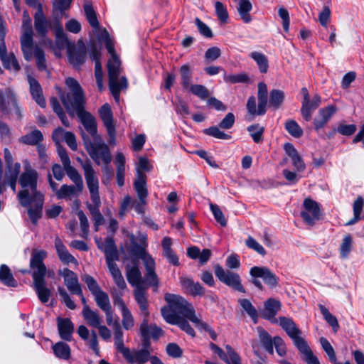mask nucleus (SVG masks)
I'll use <instances>...</instances> for the list:
<instances>
[{
    "instance_id": "1",
    "label": "nucleus",
    "mask_w": 364,
    "mask_h": 364,
    "mask_svg": "<svg viewBox=\"0 0 364 364\" xmlns=\"http://www.w3.org/2000/svg\"><path fill=\"white\" fill-rule=\"evenodd\" d=\"M70 92L60 95V100L67 112L71 117L75 114L88 133L96 136L97 124L94 117L85 109V97L79 82L73 77L65 80Z\"/></svg>"
},
{
    "instance_id": "2",
    "label": "nucleus",
    "mask_w": 364,
    "mask_h": 364,
    "mask_svg": "<svg viewBox=\"0 0 364 364\" xmlns=\"http://www.w3.org/2000/svg\"><path fill=\"white\" fill-rule=\"evenodd\" d=\"M46 256L47 252L45 250H33L30 261V267L33 269L34 289L43 304L48 302L51 295V290L46 287L45 280L46 267L43 260Z\"/></svg>"
},
{
    "instance_id": "3",
    "label": "nucleus",
    "mask_w": 364,
    "mask_h": 364,
    "mask_svg": "<svg viewBox=\"0 0 364 364\" xmlns=\"http://www.w3.org/2000/svg\"><path fill=\"white\" fill-rule=\"evenodd\" d=\"M164 299L168 306L161 309V312L163 318L167 322V317H175L181 318L180 315L183 316L190 321L193 323L198 318L196 315L195 309L190 302L180 295L167 293L164 296Z\"/></svg>"
},
{
    "instance_id": "4",
    "label": "nucleus",
    "mask_w": 364,
    "mask_h": 364,
    "mask_svg": "<svg viewBox=\"0 0 364 364\" xmlns=\"http://www.w3.org/2000/svg\"><path fill=\"white\" fill-rule=\"evenodd\" d=\"M39 178V173L28 163L24 166V171L19 178V183L22 190L18 194L21 205L27 207L31 203V198L44 196L38 191L37 184Z\"/></svg>"
},
{
    "instance_id": "5",
    "label": "nucleus",
    "mask_w": 364,
    "mask_h": 364,
    "mask_svg": "<svg viewBox=\"0 0 364 364\" xmlns=\"http://www.w3.org/2000/svg\"><path fill=\"white\" fill-rule=\"evenodd\" d=\"M84 171V176L88 190L90 193L92 203L87 204V208L91 215L100 213L101 200L99 193V180L90 161H83L79 159Z\"/></svg>"
},
{
    "instance_id": "6",
    "label": "nucleus",
    "mask_w": 364,
    "mask_h": 364,
    "mask_svg": "<svg viewBox=\"0 0 364 364\" xmlns=\"http://www.w3.org/2000/svg\"><path fill=\"white\" fill-rule=\"evenodd\" d=\"M279 323L291 338L294 346L304 358L313 353L305 339L301 336V331L296 327L292 319L281 316L279 318Z\"/></svg>"
},
{
    "instance_id": "7",
    "label": "nucleus",
    "mask_w": 364,
    "mask_h": 364,
    "mask_svg": "<svg viewBox=\"0 0 364 364\" xmlns=\"http://www.w3.org/2000/svg\"><path fill=\"white\" fill-rule=\"evenodd\" d=\"M85 146L90 156L97 165H100L101 161L105 164L111 162L109 149L99 136H95L92 141H85Z\"/></svg>"
},
{
    "instance_id": "8",
    "label": "nucleus",
    "mask_w": 364,
    "mask_h": 364,
    "mask_svg": "<svg viewBox=\"0 0 364 364\" xmlns=\"http://www.w3.org/2000/svg\"><path fill=\"white\" fill-rule=\"evenodd\" d=\"M21 48L26 61L32 60V48L33 47V31L31 19L26 11L23 14L22 35L20 38Z\"/></svg>"
},
{
    "instance_id": "9",
    "label": "nucleus",
    "mask_w": 364,
    "mask_h": 364,
    "mask_svg": "<svg viewBox=\"0 0 364 364\" xmlns=\"http://www.w3.org/2000/svg\"><path fill=\"white\" fill-rule=\"evenodd\" d=\"M34 26L37 33L41 36H45L50 28H55L57 33H63V29L60 21L58 18L52 20H48L45 16L42 6H39L38 9L34 14Z\"/></svg>"
},
{
    "instance_id": "10",
    "label": "nucleus",
    "mask_w": 364,
    "mask_h": 364,
    "mask_svg": "<svg viewBox=\"0 0 364 364\" xmlns=\"http://www.w3.org/2000/svg\"><path fill=\"white\" fill-rule=\"evenodd\" d=\"M215 277L223 284L242 293L245 292L241 279L237 273L223 269L220 265L214 266Z\"/></svg>"
},
{
    "instance_id": "11",
    "label": "nucleus",
    "mask_w": 364,
    "mask_h": 364,
    "mask_svg": "<svg viewBox=\"0 0 364 364\" xmlns=\"http://www.w3.org/2000/svg\"><path fill=\"white\" fill-rule=\"evenodd\" d=\"M301 92L303 95L301 114L306 121L309 122L311 119L314 112L320 106L321 97L319 95L316 94L312 99H310L309 91L305 87L301 88Z\"/></svg>"
},
{
    "instance_id": "12",
    "label": "nucleus",
    "mask_w": 364,
    "mask_h": 364,
    "mask_svg": "<svg viewBox=\"0 0 364 364\" xmlns=\"http://www.w3.org/2000/svg\"><path fill=\"white\" fill-rule=\"evenodd\" d=\"M303 206L304 210L301 212V218L306 223L313 225L321 218V211L319 204L311 198H306Z\"/></svg>"
},
{
    "instance_id": "13",
    "label": "nucleus",
    "mask_w": 364,
    "mask_h": 364,
    "mask_svg": "<svg viewBox=\"0 0 364 364\" xmlns=\"http://www.w3.org/2000/svg\"><path fill=\"white\" fill-rule=\"evenodd\" d=\"M114 305L121 311L123 328L126 330L131 329L134 326V319L130 310L125 304L123 299H122V294L120 293H114Z\"/></svg>"
},
{
    "instance_id": "14",
    "label": "nucleus",
    "mask_w": 364,
    "mask_h": 364,
    "mask_svg": "<svg viewBox=\"0 0 364 364\" xmlns=\"http://www.w3.org/2000/svg\"><path fill=\"white\" fill-rule=\"evenodd\" d=\"M250 274L253 277L262 278L271 288L277 286L278 277L267 267L255 266L250 269Z\"/></svg>"
},
{
    "instance_id": "15",
    "label": "nucleus",
    "mask_w": 364,
    "mask_h": 364,
    "mask_svg": "<svg viewBox=\"0 0 364 364\" xmlns=\"http://www.w3.org/2000/svg\"><path fill=\"white\" fill-rule=\"evenodd\" d=\"M77 332L79 336L89 346L90 348L93 350L95 354L100 356V350L97 332L92 330L90 333L89 329L84 325L78 326Z\"/></svg>"
},
{
    "instance_id": "16",
    "label": "nucleus",
    "mask_w": 364,
    "mask_h": 364,
    "mask_svg": "<svg viewBox=\"0 0 364 364\" xmlns=\"http://www.w3.org/2000/svg\"><path fill=\"white\" fill-rule=\"evenodd\" d=\"M64 279V283L69 291L73 294L81 295L82 288L79 283L77 275L72 270L64 268L59 272Z\"/></svg>"
},
{
    "instance_id": "17",
    "label": "nucleus",
    "mask_w": 364,
    "mask_h": 364,
    "mask_svg": "<svg viewBox=\"0 0 364 364\" xmlns=\"http://www.w3.org/2000/svg\"><path fill=\"white\" fill-rule=\"evenodd\" d=\"M0 60L4 68L8 70L18 72L21 65L14 53H8L5 43H0Z\"/></svg>"
},
{
    "instance_id": "18",
    "label": "nucleus",
    "mask_w": 364,
    "mask_h": 364,
    "mask_svg": "<svg viewBox=\"0 0 364 364\" xmlns=\"http://www.w3.org/2000/svg\"><path fill=\"white\" fill-rule=\"evenodd\" d=\"M68 59L74 67H80L86 59V48L83 43L78 42L77 46L69 47L68 50Z\"/></svg>"
},
{
    "instance_id": "19",
    "label": "nucleus",
    "mask_w": 364,
    "mask_h": 364,
    "mask_svg": "<svg viewBox=\"0 0 364 364\" xmlns=\"http://www.w3.org/2000/svg\"><path fill=\"white\" fill-rule=\"evenodd\" d=\"M109 271L113 278V280L114 282V284L118 287V289H112L111 290V295L112 297V299L114 300V293L119 294L120 293L122 294V298L123 297L125 289H127V284L124 281V279L122 274L121 271L118 268L116 263H111L109 265L107 266Z\"/></svg>"
},
{
    "instance_id": "20",
    "label": "nucleus",
    "mask_w": 364,
    "mask_h": 364,
    "mask_svg": "<svg viewBox=\"0 0 364 364\" xmlns=\"http://www.w3.org/2000/svg\"><path fill=\"white\" fill-rule=\"evenodd\" d=\"M182 289L193 296L205 294V288L198 282H195L190 277L182 276L179 279Z\"/></svg>"
},
{
    "instance_id": "21",
    "label": "nucleus",
    "mask_w": 364,
    "mask_h": 364,
    "mask_svg": "<svg viewBox=\"0 0 364 364\" xmlns=\"http://www.w3.org/2000/svg\"><path fill=\"white\" fill-rule=\"evenodd\" d=\"M336 111V107L333 105L320 109L317 115L314 119V129L318 131L323 128L334 115Z\"/></svg>"
},
{
    "instance_id": "22",
    "label": "nucleus",
    "mask_w": 364,
    "mask_h": 364,
    "mask_svg": "<svg viewBox=\"0 0 364 364\" xmlns=\"http://www.w3.org/2000/svg\"><path fill=\"white\" fill-rule=\"evenodd\" d=\"M97 244L98 248L105 252L107 266L119 259L118 251L112 237H107L104 244L98 241Z\"/></svg>"
},
{
    "instance_id": "23",
    "label": "nucleus",
    "mask_w": 364,
    "mask_h": 364,
    "mask_svg": "<svg viewBox=\"0 0 364 364\" xmlns=\"http://www.w3.org/2000/svg\"><path fill=\"white\" fill-rule=\"evenodd\" d=\"M140 332L143 337L144 345L150 346V338L152 337L154 339L159 338L162 333V330L156 326H149L147 318H144L140 326Z\"/></svg>"
},
{
    "instance_id": "24",
    "label": "nucleus",
    "mask_w": 364,
    "mask_h": 364,
    "mask_svg": "<svg viewBox=\"0 0 364 364\" xmlns=\"http://www.w3.org/2000/svg\"><path fill=\"white\" fill-rule=\"evenodd\" d=\"M126 277L128 282L135 288L144 287L141 272L135 260L126 266Z\"/></svg>"
},
{
    "instance_id": "25",
    "label": "nucleus",
    "mask_w": 364,
    "mask_h": 364,
    "mask_svg": "<svg viewBox=\"0 0 364 364\" xmlns=\"http://www.w3.org/2000/svg\"><path fill=\"white\" fill-rule=\"evenodd\" d=\"M29 84V90L32 98L41 107L44 108L46 105L45 98L43 95V91L41 85L31 75L27 77Z\"/></svg>"
},
{
    "instance_id": "26",
    "label": "nucleus",
    "mask_w": 364,
    "mask_h": 364,
    "mask_svg": "<svg viewBox=\"0 0 364 364\" xmlns=\"http://www.w3.org/2000/svg\"><path fill=\"white\" fill-rule=\"evenodd\" d=\"M44 202V196L31 198L30 207L28 209V215L32 223L37 224L38 220L42 216V209Z\"/></svg>"
},
{
    "instance_id": "27",
    "label": "nucleus",
    "mask_w": 364,
    "mask_h": 364,
    "mask_svg": "<svg viewBox=\"0 0 364 364\" xmlns=\"http://www.w3.org/2000/svg\"><path fill=\"white\" fill-rule=\"evenodd\" d=\"M83 187L76 185L64 184L56 191V197L58 199L72 200L77 198L82 193Z\"/></svg>"
},
{
    "instance_id": "28",
    "label": "nucleus",
    "mask_w": 364,
    "mask_h": 364,
    "mask_svg": "<svg viewBox=\"0 0 364 364\" xmlns=\"http://www.w3.org/2000/svg\"><path fill=\"white\" fill-rule=\"evenodd\" d=\"M114 346L117 350L121 353L123 357H127L129 353V348L124 345V333L121 326L117 321L113 323Z\"/></svg>"
},
{
    "instance_id": "29",
    "label": "nucleus",
    "mask_w": 364,
    "mask_h": 364,
    "mask_svg": "<svg viewBox=\"0 0 364 364\" xmlns=\"http://www.w3.org/2000/svg\"><path fill=\"white\" fill-rule=\"evenodd\" d=\"M99 113L104 125L107 129L108 135L113 137L114 134V125L113 123L112 112L109 105L107 103L105 104L99 109Z\"/></svg>"
},
{
    "instance_id": "30",
    "label": "nucleus",
    "mask_w": 364,
    "mask_h": 364,
    "mask_svg": "<svg viewBox=\"0 0 364 364\" xmlns=\"http://www.w3.org/2000/svg\"><path fill=\"white\" fill-rule=\"evenodd\" d=\"M58 330L63 340L70 341L74 331V324L70 318H58Z\"/></svg>"
},
{
    "instance_id": "31",
    "label": "nucleus",
    "mask_w": 364,
    "mask_h": 364,
    "mask_svg": "<svg viewBox=\"0 0 364 364\" xmlns=\"http://www.w3.org/2000/svg\"><path fill=\"white\" fill-rule=\"evenodd\" d=\"M109 82H119V75L122 71L121 61L118 56L111 57L107 63Z\"/></svg>"
},
{
    "instance_id": "32",
    "label": "nucleus",
    "mask_w": 364,
    "mask_h": 364,
    "mask_svg": "<svg viewBox=\"0 0 364 364\" xmlns=\"http://www.w3.org/2000/svg\"><path fill=\"white\" fill-rule=\"evenodd\" d=\"M144 346V348L141 350H136L134 353H132L129 350V355L127 357H124L129 363L132 364H144L146 363L148 360H151V353L149 350V346Z\"/></svg>"
},
{
    "instance_id": "33",
    "label": "nucleus",
    "mask_w": 364,
    "mask_h": 364,
    "mask_svg": "<svg viewBox=\"0 0 364 364\" xmlns=\"http://www.w3.org/2000/svg\"><path fill=\"white\" fill-rule=\"evenodd\" d=\"M144 266L146 269V274L144 284L146 283L149 286H152L156 288L159 286V280L157 275L154 272L155 262L152 257H146L144 259Z\"/></svg>"
},
{
    "instance_id": "34",
    "label": "nucleus",
    "mask_w": 364,
    "mask_h": 364,
    "mask_svg": "<svg viewBox=\"0 0 364 364\" xmlns=\"http://www.w3.org/2000/svg\"><path fill=\"white\" fill-rule=\"evenodd\" d=\"M9 92L14 99H16V96L11 87L0 89V111L4 114L11 113L13 102H11V97L7 93Z\"/></svg>"
},
{
    "instance_id": "35",
    "label": "nucleus",
    "mask_w": 364,
    "mask_h": 364,
    "mask_svg": "<svg viewBox=\"0 0 364 364\" xmlns=\"http://www.w3.org/2000/svg\"><path fill=\"white\" fill-rule=\"evenodd\" d=\"M55 247L59 259L63 264H76L77 262V259L71 254L69 253L66 247L64 245L59 237H56L55 239Z\"/></svg>"
},
{
    "instance_id": "36",
    "label": "nucleus",
    "mask_w": 364,
    "mask_h": 364,
    "mask_svg": "<svg viewBox=\"0 0 364 364\" xmlns=\"http://www.w3.org/2000/svg\"><path fill=\"white\" fill-rule=\"evenodd\" d=\"M125 156L119 151H117L114 158V164L117 168V183L119 187L124 185V173H125Z\"/></svg>"
},
{
    "instance_id": "37",
    "label": "nucleus",
    "mask_w": 364,
    "mask_h": 364,
    "mask_svg": "<svg viewBox=\"0 0 364 364\" xmlns=\"http://www.w3.org/2000/svg\"><path fill=\"white\" fill-rule=\"evenodd\" d=\"M134 189L139 199L143 203H146L148 191L146 188V176L139 171L138 177L134 183Z\"/></svg>"
},
{
    "instance_id": "38",
    "label": "nucleus",
    "mask_w": 364,
    "mask_h": 364,
    "mask_svg": "<svg viewBox=\"0 0 364 364\" xmlns=\"http://www.w3.org/2000/svg\"><path fill=\"white\" fill-rule=\"evenodd\" d=\"M139 240L141 244L134 242L130 247L129 252L131 255L142 259L144 262L145 258L151 257L149 255L146 254L147 237L146 235H141Z\"/></svg>"
},
{
    "instance_id": "39",
    "label": "nucleus",
    "mask_w": 364,
    "mask_h": 364,
    "mask_svg": "<svg viewBox=\"0 0 364 364\" xmlns=\"http://www.w3.org/2000/svg\"><path fill=\"white\" fill-rule=\"evenodd\" d=\"M82 315L91 327L97 328L102 324L103 321L98 312L92 310L90 308L86 307L85 310H82Z\"/></svg>"
},
{
    "instance_id": "40",
    "label": "nucleus",
    "mask_w": 364,
    "mask_h": 364,
    "mask_svg": "<svg viewBox=\"0 0 364 364\" xmlns=\"http://www.w3.org/2000/svg\"><path fill=\"white\" fill-rule=\"evenodd\" d=\"M257 332L259 334V341L263 348L271 355L274 353V338L272 339L271 336L263 329L262 327H257Z\"/></svg>"
},
{
    "instance_id": "41",
    "label": "nucleus",
    "mask_w": 364,
    "mask_h": 364,
    "mask_svg": "<svg viewBox=\"0 0 364 364\" xmlns=\"http://www.w3.org/2000/svg\"><path fill=\"white\" fill-rule=\"evenodd\" d=\"M0 280L7 287H16L17 286L16 280L14 279L9 267L6 264H1L0 267Z\"/></svg>"
},
{
    "instance_id": "42",
    "label": "nucleus",
    "mask_w": 364,
    "mask_h": 364,
    "mask_svg": "<svg viewBox=\"0 0 364 364\" xmlns=\"http://www.w3.org/2000/svg\"><path fill=\"white\" fill-rule=\"evenodd\" d=\"M43 139V134L41 131L35 129L31 132L22 136L19 141L27 145H38Z\"/></svg>"
},
{
    "instance_id": "43",
    "label": "nucleus",
    "mask_w": 364,
    "mask_h": 364,
    "mask_svg": "<svg viewBox=\"0 0 364 364\" xmlns=\"http://www.w3.org/2000/svg\"><path fill=\"white\" fill-rule=\"evenodd\" d=\"M55 355L62 360H68L70 358L71 350L70 346L63 341L56 343L53 346Z\"/></svg>"
},
{
    "instance_id": "44",
    "label": "nucleus",
    "mask_w": 364,
    "mask_h": 364,
    "mask_svg": "<svg viewBox=\"0 0 364 364\" xmlns=\"http://www.w3.org/2000/svg\"><path fill=\"white\" fill-rule=\"evenodd\" d=\"M238 12L245 23H250L252 20L250 11L252 9V5L250 0H238Z\"/></svg>"
},
{
    "instance_id": "45",
    "label": "nucleus",
    "mask_w": 364,
    "mask_h": 364,
    "mask_svg": "<svg viewBox=\"0 0 364 364\" xmlns=\"http://www.w3.org/2000/svg\"><path fill=\"white\" fill-rule=\"evenodd\" d=\"M281 304L279 301L274 299H269L264 303V316L266 318H271L275 316L278 311L280 309Z\"/></svg>"
},
{
    "instance_id": "46",
    "label": "nucleus",
    "mask_w": 364,
    "mask_h": 364,
    "mask_svg": "<svg viewBox=\"0 0 364 364\" xmlns=\"http://www.w3.org/2000/svg\"><path fill=\"white\" fill-rule=\"evenodd\" d=\"M167 317V323L172 324V325H177L180 327L181 330L185 331L188 335H189L191 337H194L196 333L194 329L191 326V325L188 323V322L181 318H176L175 317Z\"/></svg>"
},
{
    "instance_id": "47",
    "label": "nucleus",
    "mask_w": 364,
    "mask_h": 364,
    "mask_svg": "<svg viewBox=\"0 0 364 364\" xmlns=\"http://www.w3.org/2000/svg\"><path fill=\"white\" fill-rule=\"evenodd\" d=\"M249 56L253 59L262 73H266L269 68V63L267 56L260 52H252Z\"/></svg>"
},
{
    "instance_id": "48",
    "label": "nucleus",
    "mask_w": 364,
    "mask_h": 364,
    "mask_svg": "<svg viewBox=\"0 0 364 364\" xmlns=\"http://www.w3.org/2000/svg\"><path fill=\"white\" fill-rule=\"evenodd\" d=\"M83 8L86 16V18L89 22L90 25L92 27L93 29H99L100 23L97 18L96 13L93 9L91 3L88 1L86 2L84 4Z\"/></svg>"
},
{
    "instance_id": "49",
    "label": "nucleus",
    "mask_w": 364,
    "mask_h": 364,
    "mask_svg": "<svg viewBox=\"0 0 364 364\" xmlns=\"http://www.w3.org/2000/svg\"><path fill=\"white\" fill-rule=\"evenodd\" d=\"M320 343L323 350L326 353L329 360L333 364H351L349 361H346L344 363H341L337 361L335 350L328 341L322 337L320 338Z\"/></svg>"
},
{
    "instance_id": "50",
    "label": "nucleus",
    "mask_w": 364,
    "mask_h": 364,
    "mask_svg": "<svg viewBox=\"0 0 364 364\" xmlns=\"http://www.w3.org/2000/svg\"><path fill=\"white\" fill-rule=\"evenodd\" d=\"M128 86V81L127 79L122 76L120 77V82H109V87L110 89V91L114 98V100L117 102H119V92L121 90L124 89H127Z\"/></svg>"
},
{
    "instance_id": "51",
    "label": "nucleus",
    "mask_w": 364,
    "mask_h": 364,
    "mask_svg": "<svg viewBox=\"0 0 364 364\" xmlns=\"http://www.w3.org/2000/svg\"><path fill=\"white\" fill-rule=\"evenodd\" d=\"M267 85L264 82H259L258 84V92H257V97L258 101L259 102V108L260 113L266 112V106L267 104Z\"/></svg>"
},
{
    "instance_id": "52",
    "label": "nucleus",
    "mask_w": 364,
    "mask_h": 364,
    "mask_svg": "<svg viewBox=\"0 0 364 364\" xmlns=\"http://www.w3.org/2000/svg\"><path fill=\"white\" fill-rule=\"evenodd\" d=\"M285 98V94L282 90L274 89L269 92V105L275 109H279Z\"/></svg>"
},
{
    "instance_id": "53",
    "label": "nucleus",
    "mask_w": 364,
    "mask_h": 364,
    "mask_svg": "<svg viewBox=\"0 0 364 364\" xmlns=\"http://www.w3.org/2000/svg\"><path fill=\"white\" fill-rule=\"evenodd\" d=\"M63 168L68 178L77 186L84 188V183L81 175L75 168L71 166V164L63 166Z\"/></svg>"
},
{
    "instance_id": "54",
    "label": "nucleus",
    "mask_w": 364,
    "mask_h": 364,
    "mask_svg": "<svg viewBox=\"0 0 364 364\" xmlns=\"http://www.w3.org/2000/svg\"><path fill=\"white\" fill-rule=\"evenodd\" d=\"M97 306L102 310L105 311L112 308L109 296L107 293L101 291L93 295Z\"/></svg>"
},
{
    "instance_id": "55",
    "label": "nucleus",
    "mask_w": 364,
    "mask_h": 364,
    "mask_svg": "<svg viewBox=\"0 0 364 364\" xmlns=\"http://www.w3.org/2000/svg\"><path fill=\"white\" fill-rule=\"evenodd\" d=\"M36 58V65L40 70H44L46 68V58L44 51L37 45L33 43L32 48V58Z\"/></svg>"
},
{
    "instance_id": "56",
    "label": "nucleus",
    "mask_w": 364,
    "mask_h": 364,
    "mask_svg": "<svg viewBox=\"0 0 364 364\" xmlns=\"http://www.w3.org/2000/svg\"><path fill=\"white\" fill-rule=\"evenodd\" d=\"M181 85L184 89H188L191 85L192 70L188 64L182 65L180 68Z\"/></svg>"
},
{
    "instance_id": "57",
    "label": "nucleus",
    "mask_w": 364,
    "mask_h": 364,
    "mask_svg": "<svg viewBox=\"0 0 364 364\" xmlns=\"http://www.w3.org/2000/svg\"><path fill=\"white\" fill-rule=\"evenodd\" d=\"M353 247V239L350 235H346L341 244L340 255L343 259H346L351 252Z\"/></svg>"
},
{
    "instance_id": "58",
    "label": "nucleus",
    "mask_w": 364,
    "mask_h": 364,
    "mask_svg": "<svg viewBox=\"0 0 364 364\" xmlns=\"http://www.w3.org/2000/svg\"><path fill=\"white\" fill-rule=\"evenodd\" d=\"M239 303L242 309L252 318L255 323L257 321V311L252 303L247 299L239 300Z\"/></svg>"
},
{
    "instance_id": "59",
    "label": "nucleus",
    "mask_w": 364,
    "mask_h": 364,
    "mask_svg": "<svg viewBox=\"0 0 364 364\" xmlns=\"http://www.w3.org/2000/svg\"><path fill=\"white\" fill-rule=\"evenodd\" d=\"M318 306H319L320 311L322 314L324 319L333 328L334 331H336L339 327L337 318L334 316H333L329 312L328 309H326L323 305L319 304Z\"/></svg>"
},
{
    "instance_id": "60",
    "label": "nucleus",
    "mask_w": 364,
    "mask_h": 364,
    "mask_svg": "<svg viewBox=\"0 0 364 364\" xmlns=\"http://www.w3.org/2000/svg\"><path fill=\"white\" fill-rule=\"evenodd\" d=\"M206 135L215 137L219 139L228 140L231 139V136L221 131L220 127L213 126L203 130Z\"/></svg>"
},
{
    "instance_id": "61",
    "label": "nucleus",
    "mask_w": 364,
    "mask_h": 364,
    "mask_svg": "<svg viewBox=\"0 0 364 364\" xmlns=\"http://www.w3.org/2000/svg\"><path fill=\"white\" fill-rule=\"evenodd\" d=\"M77 217L80 220V225L82 232L80 235L84 239H87L89 235L88 219L82 210H79L77 212Z\"/></svg>"
},
{
    "instance_id": "62",
    "label": "nucleus",
    "mask_w": 364,
    "mask_h": 364,
    "mask_svg": "<svg viewBox=\"0 0 364 364\" xmlns=\"http://www.w3.org/2000/svg\"><path fill=\"white\" fill-rule=\"evenodd\" d=\"M20 168L21 164L19 163H15L13 166H6L5 181H17L20 173Z\"/></svg>"
},
{
    "instance_id": "63",
    "label": "nucleus",
    "mask_w": 364,
    "mask_h": 364,
    "mask_svg": "<svg viewBox=\"0 0 364 364\" xmlns=\"http://www.w3.org/2000/svg\"><path fill=\"white\" fill-rule=\"evenodd\" d=\"M247 131L255 143H259L262 141V134L264 131L263 127L258 124H253L247 127Z\"/></svg>"
},
{
    "instance_id": "64",
    "label": "nucleus",
    "mask_w": 364,
    "mask_h": 364,
    "mask_svg": "<svg viewBox=\"0 0 364 364\" xmlns=\"http://www.w3.org/2000/svg\"><path fill=\"white\" fill-rule=\"evenodd\" d=\"M100 39L104 41L105 47H106L108 53L110 54L111 57L117 56V54H116L115 50H114V43L112 39L110 38L109 33L107 31L106 29H104L102 31L101 36H100Z\"/></svg>"
}]
</instances>
